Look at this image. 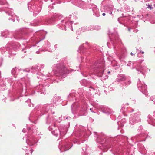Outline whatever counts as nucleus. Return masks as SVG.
<instances>
[{
    "mask_svg": "<svg viewBox=\"0 0 155 155\" xmlns=\"http://www.w3.org/2000/svg\"><path fill=\"white\" fill-rule=\"evenodd\" d=\"M57 69L55 74L59 77L64 78L67 72L66 68L62 64L58 63L56 65Z\"/></svg>",
    "mask_w": 155,
    "mask_h": 155,
    "instance_id": "nucleus-1",
    "label": "nucleus"
},
{
    "mask_svg": "<svg viewBox=\"0 0 155 155\" xmlns=\"http://www.w3.org/2000/svg\"><path fill=\"white\" fill-rule=\"evenodd\" d=\"M61 102L60 97L57 96H55L51 100V106L49 105H44L43 107V110L46 112H49L50 113L51 112V108H50V107H51L52 105L54 106V104L55 105L58 104V103Z\"/></svg>",
    "mask_w": 155,
    "mask_h": 155,
    "instance_id": "nucleus-2",
    "label": "nucleus"
},
{
    "mask_svg": "<svg viewBox=\"0 0 155 155\" xmlns=\"http://www.w3.org/2000/svg\"><path fill=\"white\" fill-rule=\"evenodd\" d=\"M104 68L102 67L100 65L95 68L94 69V71L96 73L97 75L99 77L102 78L103 80H105L108 78V76L106 74V71Z\"/></svg>",
    "mask_w": 155,
    "mask_h": 155,
    "instance_id": "nucleus-3",
    "label": "nucleus"
},
{
    "mask_svg": "<svg viewBox=\"0 0 155 155\" xmlns=\"http://www.w3.org/2000/svg\"><path fill=\"white\" fill-rule=\"evenodd\" d=\"M28 9L31 12H33L35 15L38 14L41 10V6L37 5V4L33 2L28 3Z\"/></svg>",
    "mask_w": 155,
    "mask_h": 155,
    "instance_id": "nucleus-4",
    "label": "nucleus"
},
{
    "mask_svg": "<svg viewBox=\"0 0 155 155\" xmlns=\"http://www.w3.org/2000/svg\"><path fill=\"white\" fill-rule=\"evenodd\" d=\"M104 137H99L97 138V142L100 143L101 146H100V148L101 149H105L104 152L107 151V148L109 147V144L107 141L104 140Z\"/></svg>",
    "mask_w": 155,
    "mask_h": 155,
    "instance_id": "nucleus-5",
    "label": "nucleus"
},
{
    "mask_svg": "<svg viewBox=\"0 0 155 155\" xmlns=\"http://www.w3.org/2000/svg\"><path fill=\"white\" fill-rule=\"evenodd\" d=\"M61 22L62 24V26L60 28L63 30H66L67 27L70 28L73 31V28L72 26V21H69L68 18H66L64 20H62Z\"/></svg>",
    "mask_w": 155,
    "mask_h": 155,
    "instance_id": "nucleus-6",
    "label": "nucleus"
},
{
    "mask_svg": "<svg viewBox=\"0 0 155 155\" xmlns=\"http://www.w3.org/2000/svg\"><path fill=\"white\" fill-rule=\"evenodd\" d=\"M137 87L139 90L146 96H148L147 91V86L143 82H141L139 79L137 83Z\"/></svg>",
    "mask_w": 155,
    "mask_h": 155,
    "instance_id": "nucleus-7",
    "label": "nucleus"
},
{
    "mask_svg": "<svg viewBox=\"0 0 155 155\" xmlns=\"http://www.w3.org/2000/svg\"><path fill=\"white\" fill-rule=\"evenodd\" d=\"M30 71V70L28 69L23 70L21 69H19L15 67L12 70V73L14 76V77L16 78L17 77V75H18L19 73L23 74L26 72H29Z\"/></svg>",
    "mask_w": 155,
    "mask_h": 155,
    "instance_id": "nucleus-8",
    "label": "nucleus"
},
{
    "mask_svg": "<svg viewBox=\"0 0 155 155\" xmlns=\"http://www.w3.org/2000/svg\"><path fill=\"white\" fill-rule=\"evenodd\" d=\"M71 144V142L67 141L63 145L61 146V143H60L58 147L61 152L65 151L68 150L71 147L72 145Z\"/></svg>",
    "mask_w": 155,
    "mask_h": 155,
    "instance_id": "nucleus-9",
    "label": "nucleus"
},
{
    "mask_svg": "<svg viewBox=\"0 0 155 155\" xmlns=\"http://www.w3.org/2000/svg\"><path fill=\"white\" fill-rule=\"evenodd\" d=\"M141 119L139 114H137L132 116L129 119V123L131 125H134L135 124L140 121Z\"/></svg>",
    "mask_w": 155,
    "mask_h": 155,
    "instance_id": "nucleus-10",
    "label": "nucleus"
},
{
    "mask_svg": "<svg viewBox=\"0 0 155 155\" xmlns=\"http://www.w3.org/2000/svg\"><path fill=\"white\" fill-rule=\"evenodd\" d=\"M48 129L49 130L51 131L52 134L56 137H57L59 135L63 136L64 135L65 133V132H61L59 129H57L54 130H53L52 128L51 127H49Z\"/></svg>",
    "mask_w": 155,
    "mask_h": 155,
    "instance_id": "nucleus-11",
    "label": "nucleus"
},
{
    "mask_svg": "<svg viewBox=\"0 0 155 155\" xmlns=\"http://www.w3.org/2000/svg\"><path fill=\"white\" fill-rule=\"evenodd\" d=\"M6 13L8 14L9 16H11V17L9 18V20H12L13 22H14L15 18H16L17 20H18V17L14 14L13 12V10L12 9H8L7 12H6Z\"/></svg>",
    "mask_w": 155,
    "mask_h": 155,
    "instance_id": "nucleus-12",
    "label": "nucleus"
},
{
    "mask_svg": "<svg viewBox=\"0 0 155 155\" xmlns=\"http://www.w3.org/2000/svg\"><path fill=\"white\" fill-rule=\"evenodd\" d=\"M78 94L79 95L80 98H81L83 97L84 98L85 97L88 98L89 95L91 94V92L88 93L86 91H83L82 90L80 89L78 91Z\"/></svg>",
    "mask_w": 155,
    "mask_h": 155,
    "instance_id": "nucleus-13",
    "label": "nucleus"
},
{
    "mask_svg": "<svg viewBox=\"0 0 155 155\" xmlns=\"http://www.w3.org/2000/svg\"><path fill=\"white\" fill-rule=\"evenodd\" d=\"M58 16V15L55 14L50 18H47L44 22L42 23V24H45L46 25L52 24L54 21V19L57 18Z\"/></svg>",
    "mask_w": 155,
    "mask_h": 155,
    "instance_id": "nucleus-14",
    "label": "nucleus"
},
{
    "mask_svg": "<svg viewBox=\"0 0 155 155\" xmlns=\"http://www.w3.org/2000/svg\"><path fill=\"white\" fill-rule=\"evenodd\" d=\"M94 29H97L96 28H94L92 25H90L88 26L83 27L79 29L78 31L81 32H84L88 31L90 30H93Z\"/></svg>",
    "mask_w": 155,
    "mask_h": 155,
    "instance_id": "nucleus-15",
    "label": "nucleus"
},
{
    "mask_svg": "<svg viewBox=\"0 0 155 155\" xmlns=\"http://www.w3.org/2000/svg\"><path fill=\"white\" fill-rule=\"evenodd\" d=\"M87 107L86 105H84L81 107L79 110V112L78 114L79 116H82L86 115L87 114Z\"/></svg>",
    "mask_w": 155,
    "mask_h": 155,
    "instance_id": "nucleus-16",
    "label": "nucleus"
},
{
    "mask_svg": "<svg viewBox=\"0 0 155 155\" xmlns=\"http://www.w3.org/2000/svg\"><path fill=\"white\" fill-rule=\"evenodd\" d=\"M99 107L101 109V111L102 112L107 114L108 115L112 113L111 110L107 107L104 106H101Z\"/></svg>",
    "mask_w": 155,
    "mask_h": 155,
    "instance_id": "nucleus-17",
    "label": "nucleus"
},
{
    "mask_svg": "<svg viewBox=\"0 0 155 155\" xmlns=\"http://www.w3.org/2000/svg\"><path fill=\"white\" fill-rule=\"evenodd\" d=\"M136 70L138 72H140L142 74L144 75V73L147 72L148 69L146 66H140L138 68H136Z\"/></svg>",
    "mask_w": 155,
    "mask_h": 155,
    "instance_id": "nucleus-18",
    "label": "nucleus"
},
{
    "mask_svg": "<svg viewBox=\"0 0 155 155\" xmlns=\"http://www.w3.org/2000/svg\"><path fill=\"white\" fill-rule=\"evenodd\" d=\"M92 9L93 12V15L96 17H98L100 16V14L98 9L97 6L94 5H92Z\"/></svg>",
    "mask_w": 155,
    "mask_h": 155,
    "instance_id": "nucleus-19",
    "label": "nucleus"
},
{
    "mask_svg": "<svg viewBox=\"0 0 155 155\" xmlns=\"http://www.w3.org/2000/svg\"><path fill=\"white\" fill-rule=\"evenodd\" d=\"M57 120L56 119L54 118V117H52L51 118L48 117L47 119L46 122L48 124L51 123L52 124H53L54 127H55L56 126V124L55 122L57 121Z\"/></svg>",
    "mask_w": 155,
    "mask_h": 155,
    "instance_id": "nucleus-20",
    "label": "nucleus"
},
{
    "mask_svg": "<svg viewBox=\"0 0 155 155\" xmlns=\"http://www.w3.org/2000/svg\"><path fill=\"white\" fill-rule=\"evenodd\" d=\"M140 130H141V133H140V134H139L138 135H137L135 137H134V138L137 139H137L139 138V137H146V138H147L148 137H148V135H147V134H145V133H143V129H142V127H139V130H140Z\"/></svg>",
    "mask_w": 155,
    "mask_h": 155,
    "instance_id": "nucleus-21",
    "label": "nucleus"
},
{
    "mask_svg": "<svg viewBox=\"0 0 155 155\" xmlns=\"http://www.w3.org/2000/svg\"><path fill=\"white\" fill-rule=\"evenodd\" d=\"M50 43L48 41H46L43 46V47L44 49L43 51H47L49 52H52V50L50 49V48H49L50 47Z\"/></svg>",
    "mask_w": 155,
    "mask_h": 155,
    "instance_id": "nucleus-22",
    "label": "nucleus"
},
{
    "mask_svg": "<svg viewBox=\"0 0 155 155\" xmlns=\"http://www.w3.org/2000/svg\"><path fill=\"white\" fill-rule=\"evenodd\" d=\"M44 67V65L43 64H40V67L39 69H38V68H36L35 67H33L31 69V70H30V71L31 72H32L33 73H35L36 72H37L38 71H40L41 69H43Z\"/></svg>",
    "mask_w": 155,
    "mask_h": 155,
    "instance_id": "nucleus-23",
    "label": "nucleus"
},
{
    "mask_svg": "<svg viewBox=\"0 0 155 155\" xmlns=\"http://www.w3.org/2000/svg\"><path fill=\"white\" fill-rule=\"evenodd\" d=\"M38 89L37 91L40 93V94H45V89L42 85H40L38 87H37Z\"/></svg>",
    "mask_w": 155,
    "mask_h": 155,
    "instance_id": "nucleus-24",
    "label": "nucleus"
},
{
    "mask_svg": "<svg viewBox=\"0 0 155 155\" xmlns=\"http://www.w3.org/2000/svg\"><path fill=\"white\" fill-rule=\"evenodd\" d=\"M36 140L34 137H32L30 139L26 140V143L27 144L29 145V146H32L36 143L37 141Z\"/></svg>",
    "mask_w": 155,
    "mask_h": 155,
    "instance_id": "nucleus-25",
    "label": "nucleus"
},
{
    "mask_svg": "<svg viewBox=\"0 0 155 155\" xmlns=\"http://www.w3.org/2000/svg\"><path fill=\"white\" fill-rule=\"evenodd\" d=\"M9 45V44H8L6 45L5 48L3 47L0 48V51L2 53V54L4 53L6 50H10L12 48V46L10 48L9 47H8Z\"/></svg>",
    "mask_w": 155,
    "mask_h": 155,
    "instance_id": "nucleus-26",
    "label": "nucleus"
},
{
    "mask_svg": "<svg viewBox=\"0 0 155 155\" xmlns=\"http://www.w3.org/2000/svg\"><path fill=\"white\" fill-rule=\"evenodd\" d=\"M125 79V78L124 75L123 74H119L117 76V78L116 79V81L117 82H119L121 81H124Z\"/></svg>",
    "mask_w": 155,
    "mask_h": 155,
    "instance_id": "nucleus-27",
    "label": "nucleus"
},
{
    "mask_svg": "<svg viewBox=\"0 0 155 155\" xmlns=\"http://www.w3.org/2000/svg\"><path fill=\"white\" fill-rule=\"evenodd\" d=\"M131 81H129L128 82H124L120 85V87L122 89L126 88L127 86L131 83Z\"/></svg>",
    "mask_w": 155,
    "mask_h": 155,
    "instance_id": "nucleus-28",
    "label": "nucleus"
},
{
    "mask_svg": "<svg viewBox=\"0 0 155 155\" xmlns=\"http://www.w3.org/2000/svg\"><path fill=\"white\" fill-rule=\"evenodd\" d=\"M112 37L113 38V40L112 41L113 42H117V41H120V40L119 38V36L118 34H116L115 35H112Z\"/></svg>",
    "mask_w": 155,
    "mask_h": 155,
    "instance_id": "nucleus-29",
    "label": "nucleus"
},
{
    "mask_svg": "<svg viewBox=\"0 0 155 155\" xmlns=\"http://www.w3.org/2000/svg\"><path fill=\"white\" fill-rule=\"evenodd\" d=\"M38 33L39 35L40 36H41V37L40 38V40L39 41L43 40L45 38V32L44 31H41L38 32Z\"/></svg>",
    "mask_w": 155,
    "mask_h": 155,
    "instance_id": "nucleus-30",
    "label": "nucleus"
},
{
    "mask_svg": "<svg viewBox=\"0 0 155 155\" xmlns=\"http://www.w3.org/2000/svg\"><path fill=\"white\" fill-rule=\"evenodd\" d=\"M42 21V20L39 21L38 19L35 20L33 21V23H31V25H32L35 26H36L38 24L40 23H41V22Z\"/></svg>",
    "mask_w": 155,
    "mask_h": 155,
    "instance_id": "nucleus-31",
    "label": "nucleus"
},
{
    "mask_svg": "<svg viewBox=\"0 0 155 155\" xmlns=\"http://www.w3.org/2000/svg\"><path fill=\"white\" fill-rule=\"evenodd\" d=\"M80 84L82 85L86 86L87 84V81L86 80L84 79L80 81Z\"/></svg>",
    "mask_w": 155,
    "mask_h": 155,
    "instance_id": "nucleus-32",
    "label": "nucleus"
},
{
    "mask_svg": "<svg viewBox=\"0 0 155 155\" xmlns=\"http://www.w3.org/2000/svg\"><path fill=\"white\" fill-rule=\"evenodd\" d=\"M19 88L20 89V91H21L22 92L25 93V90H26V88H25V87H24V89L23 87V85L22 84H19Z\"/></svg>",
    "mask_w": 155,
    "mask_h": 155,
    "instance_id": "nucleus-33",
    "label": "nucleus"
},
{
    "mask_svg": "<svg viewBox=\"0 0 155 155\" xmlns=\"http://www.w3.org/2000/svg\"><path fill=\"white\" fill-rule=\"evenodd\" d=\"M83 45L84 44H83L79 47V50L78 51H79L80 53H83L84 52V50L85 48H84V46Z\"/></svg>",
    "mask_w": 155,
    "mask_h": 155,
    "instance_id": "nucleus-34",
    "label": "nucleus"
},
{
    "mask_svg": "<svg viewBox=\"0 0 155 155\" xmlns=\"http://www.w3.org/2000/svg\"><path fill=\"white\" fill-rule=\"evenodd\" d=\"M9 34V32L7 30H5L2 33L1 36H5V37H6Z\"/></svg>",
    "mask_w": 155,
    "mask_h": 155,
    "instance_id": "nucleus-35",
    "label": "nucleus"
},
{
    "mask_svg": "<svg viewBox=\"0 0 155 155\" xmlns=\"http://www.w3.org/2000/svg\"><path fill=\"white\" fill-rule=\"evenodd\" d=\"M21 33H18V34H16L15 36V38L17 39L21 38L20 37L21 36Z\"/></svg>",
    "mask_w": 155,
    "mask_h": 155,
    "instance_id": "nucleus-36",
    "label": "nucleus"
},
{
    "mask_svg": "<svg viewBox=\"0 0 155 155\" xmlns=\"http://www.w3.org/2000/svg\"><path fill=\"white\" fill-rule=\"evenodd\" d=\"M31 100L30 99H28L27 101H26V103H30L29 104H28V105L29 107H31L32 106L33 107V104L31 103Z\"/></svg>",
    "mask_w": 155,
    "mask_h": 155,
    "instance_id": "nucleus-37",
    "label": "nucleus"
},
{
    "mask_svg": "<svg viewBox=\"0 0 155 155\" xmlns=\"http://www.w3.org/2000/svg\"><path fill=\"white\" fill-rule=\"evenodd\" d=\"M116 155H129V153L125 152L123 153H117Z\"/></svg>",
    "mask_w": 155,
    "mask_h": 155,
    "instance_id": "nucleus-38",
    "label": "nucleus"
},
{
    "mask_svg": "<svg viewBox=\"0 0 155 155\" xmlns=\"http://www.w3.org/2000/svg\"><path fill=\"white\" fill-rule=\"evenodd\" d=\"M1 5H4L7 3L6 0H0Z\"/></svg>",
    "mask_w": 155,
    "mask_h": 155,
    "instance_id": "nucleus-39",
    "label": "nucleus"
},
{
    "mask_svg": "<svg viewBox=\"0 0 155 155\" xmlns=\"http://www.w3.org/2000/svg\"><path fill=\"white\" fill-rule=\"evenodd\" d=\"M147 118L149 119L147 120L148 121H149V120H150V121H152L153 119L152 118V116L150 115H149L147 117Z\"/></svg>",
    "mask_w": 155,
    "mask_h": 155,
    "instance_id": "nucleus-40",
    "label": "nucleus"
},
{
    "mask_svg": "<svg viewBox=\"0 0 155 155\" xmlns=\"http://www.w3.org/2000/svg\"><path fill=\"white\" fill-rule=\"evenodd\" d=\"M155 99V96H153L150 97V101H153Z\"/></svg>",
    "mask_w": 155,
    "mask_h": 155,
    "instance_id": "nucleus-41",
    "label": "nucleus"
},
{
    "mask_svg": "<svg viewBox=\"0 0 155 155\" xmlns=\"http://www.w3.org/2000/svg\"><path fill=\"white\" fill-rule=\"evenodd\" d=\"M89 91H94V89L92 87H90V88H89Z\"/></svg>",
    "mask_w": 155,
    "mask_h": 155,
    "instance_id": "nucleus-42",
    "label": "nucleus"
},
{
    "mask_svg": "<svg viewBox=\"0 0 155 155\" xmlns=\"http://www.w3.org/2000/svg\"><path fill=\"white\" fill-rule=\"evenodd\" d=\"M27 49L26 48H25V49H23L22 50V51L23 52H27Z\"/></svg>",
    "mask_w": 155,
    "mask_h": 155,
    "instance_id": "nucleus-43",
    "label": "nucleus"
},
{
    "mask_svg": "<svg viewBox=\"0 0 155 155\" xmlns=\"http://www.w3.org/2000/svg\"><path fill=\"white\" fill-rule=\"evenodd\" d=\"M147 8H150L151 9L152 8H153L152 7V5H148Z\"/></svg>",
    "mask_w": 155,
    "mask_h": 155,
    "instance_id": "nucleus-44",
    "label": "nucleus"
},
{
    "mask_svg": "<svg viewBox=\"0 0 155 155\" xmlns=\"http://www.w3.org/2000/svg\"><path fill=\"white\" fill-rule=\"evenodd\" d=\"M74 106L73 105L71 106L72 110V111L73 113H74V112L73 111V110L74 109Z\"/></svg>",
    "mask_w": 155,
    "mask_h": 155,
    "instance_id": "nucleus-45",
    "label": "nucleus"
},
{
    "mask_svg": "<svg viewBox=\"0 0 155 155\" xmlns=\"http://www.w3.org/2000/svg\"><path fill=\"white\" fill-rule=\"evenodd\" d=\"M132 62H130L129 63L127 64V65L128 66H130V64H131V63Z\"/></svg>",
    "mask_w": 155,
    "mask_h": 155,
    "instance_id": "nucleus-46",
    "label": "nucleus"
},
{
    "mask_svg": "<svg viewBox=\"0 0 155 155\" xmlns=\"http://www.w3.org/2000/svg\"><path fill=\"white\" fill-rule=\"evenodd\" d=\"M33 151V149H31V154H32V152Z\"/></svg>",
    "mask_w": 155,
    "mask_h": 155,
    "instance_id": "nucleus-47",
    "label": "nucleus"
},
{
    "mask_svg": "<svg viewBox=\"0 0 155 155\" xmlns=\"http://www.w3.org/2000/svg\"><path fill=\"white\" fill-rule=\"evenodd\" d=\"M25 129H23L22 130V131L23 132H25Z\"/></svg>",
    "mask_w": 155,
    "mask_h": 155,
    "instance_id": "nucleus-48",
    "label": "nucleus"
},
{
    "mask_svg": "<svg viewBox=\"0 0 155 155\" xmlns=\"http://www.w3.org/2000/svg\"><path fill=\"white\" fill-rule=\"evenodd\" d=\"M110 14L111 15H112V16H113L114 15V14H113V12H110Z\"/></svg>",
    "mask_w": 155,
    "mask_h": 155,
    "instance_id": "nucleus-49",
    "label": "nucleus"
},
{
    "mask_svg": "<svg viewBox=\"0 0 155 155\" xmlns=\"http://www.w3.org/2000/svg\"><path fill=\"white\" fill-rule=\"evenodd\" d=\"M130 54H131V55H132V56H133V55H134V54L133 53H132V52H131V53H130Z\"/></svg>",
    "mask_w": 155,
    "mask_h": 155,
    "instance_id": "nucleus-50",
    "label": "nucleus"
},
{
    "mask_svg": "<svg viewBox=\"0 0 155 155\" xmlns=\"http://www.w3.org/2000/svg\"><path fill=\"white\" fill-rule=\"evenodd\" d=\"M36 53L37 54H39L40 53V51H36Z\"/></svg>",
    "mask_w": 155,
    "mask_h": 155,
    "instance_id": "nucleus-51",
    "label": "nucleus"
},
{
    "mask_svg": "<svg viewBox=\"0 0 155 155\" xmlns=\"http://www.w3.org/2000/svg\"><path fill=\"white\" fill-rule=\"evenodd\" d=\"M105 15H106V14H105V13H103L102 14V15L103 16H104Z\"/></svg>",
    "mask_w": 155,
    "mask_h": 155,
    "instance_id": "nucleus-52",
    "label": "nucleus"
},
{
    "mask_svg": "<svg viewBox=\"0 0 155 155\" xmlns=\"http://www.w3.org/2000/svg\"><path fill=\"white\" fill-rule=\"evenodd\" d=\"M131 29V28H128V30L129 31H130V29Z\"/></svg>",
    "mask_w": 155,
    "mask_h": 155,
    "instance_id": "nucleus-53",
    "label": "nucleus"
},
{
    "mask_svg": "<svg viewBox=\"0 0 155 155\" xmlns=\"http://www.w3.org/2000/svg\"><path fill=\"white\" fill-rule=\"evenodd\" d=\"M57 26L58 27V28H60V25L59 24H58V25H57Z\"/></svg>",
    "mask_w": 155,
    "mask_h": 155,
    "instance_id": "nucleus-54",
    "label": "nucleus"
},
{
    "mask_svg": "<svg viewBox=\"0 0 155 155\" xmlns=\"http://www.w3.org/2000/svg\"><path fill=\"white\" fill-rule=\"evenodd\" d=\"M2 62L0 61V66L2 65Z\"/></svg>",
    "mask_w": 155,
    "mask_h": 155,
    "instance_id": "nucleus-55",
    "label": "nucleus"
},
{
    "mask_svg": "<svg viewBox=\"0 0 155 155\" xmlns=\"http://www.w3.org/2000/svg\"><path fill=\"white\" fill-rule=\"evenodd\" d=\"M112 85H110V86H109V88H110L111 87H112Z\"/></svg>",
    "mask_w": 155,
    "mask_h": 155,
    "instance_id": "nucleus-56",
    "label": "nucleus"
},
{
    "mask_svg": "<svg viewBox=\"0 0 155 155\" xmlns=\"http://www.w3.org/2000/svg\"><path fill=\"white\" fill-rule=\"evenodd\" d=\"M57 45H55L54 46V47H55V48L57 47Z\"/></svg>",
    "mask_w": 155,
    "mask_h": 155,
    "instance_id": "nucleus-57",
    "label": "nucleus"
},
{
    "mask_svg": "<svg viewBox=\"0 0 155 155\" xmlns=\"http://www.w3.org/2000/svg\"><path fill=\"white\" fill-rule=\"evenodd\" d=\"M26 155H29V153H26Z\"/></svg>",
    "mask_w": 155,
    "mask_h": 155,
    "instance_id": "nucleus-58",
    "label": "nucleus"
},
{
    "mask_svg": "<svg viewBox=\"0 0 155 155\" xmlns=\"http://www.w3.org/2000/svg\"><path fill=\"white\" fill-rule=\"evenodd\" d=\"M119 58H120V60L121 61H123V60H122V59H121V58H120V57H119Z\"/></svg>",
    "mask_w": 155,
    "mask_h": 155,
    "instance_id": "nucleus-59",
    "label": "nucleus"
},
{
    "mask_svg": "<svg viewBox=\"0 0 155 155\" xmlns=\"http://www.w3.org/2000/svg\"><path fill=\"white\" fill-rule=\"evenodd\" d=\"M141 52L142 54H143L144 53V52L143 51H141Z\"/></svg>",
    "mask_w": 155,
    "mask_h": 155,
    "instance_id": "nucleus-60",
    "label": "nucleus"
},
{
    "mask_svg": "<svg viewBox=\"0 0 155 155\" xmlns=\"http://www.w3.org/2000/svg\"><path fill=\"white\" fill-rule=\"evenodd\" d=\"M110 73V71H108V72H107V73Z\"/></svg>",
    "mask_w": 155,
    "mask_h": 155,
    "instance_id": "nucleus-61",
    "label": "nucleus"
},
{
    "mask_svg": "<svg viewBox=\"0 0 155 155\" xmlns=\"http://www.w3.org/2000/svg\"><path fill=\"white\" fill-rule=\"evenodd\" d=\"M90 111H92V109H91V108H90Z\"/></svg>",
    "mask_w": 155,
    "mask_h": 155,
    "instance_id": "nucleus-62",
    "label": "nucleus"
},
{
    "mask_svg": "<svg viewBox=\"0 0 155 155\" xmlns=\"http://www.w3.org/2000/svg\"><path fill=\"white\" fill-rule=\"evenodd\" d=\"M58 17H59V18H60L61 17V15L59 16Z\"/></svg>",
    "mask_w": 155,
    "mask_h": 155,
    "instance_id": "nucleus-63",
    "label": "nucleus"
},
{
    "mask_svg": "<svg viewBox=\"0 0 155 155\" xmlns=\"http://www.w3.org/2000/svg\"><path fill=\"white\" fill-rule=\"evenodd\" d=\"M61 117H59V119H60V120H61Z\"/></svg>",
    "mask_w": 155,
    "mask_h": 155,
    "instance_id": "nucleus-64",
    "label": "nucleus"
}]
</instances>
